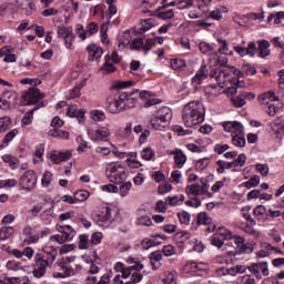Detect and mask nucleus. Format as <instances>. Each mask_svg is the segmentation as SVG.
Segmentation results:
<instances>
[{"instance_id": "6e6d98bb", "label": "nucleus", "mask_w": 284, "mask_h": 284, "mask_svg": "<svg viewBox=\"0 0 284 284\" xmlns=\"http://www.w3.org/2000/svg\"><path fill=\"white\" fill-rule=\"evenodd\" d=\"M130 49L131 50H143V39L135 38V39L131 40Z\"/></svg>"}, {"instance_id": "680f3d73", "label": "nucleus", "mask_w": 284, "mask_h": 284, "mask_svg": "<svg viewBox=\"0 0 284 284\" xmlns=\"http://www.w3.org/2000/svg\"><path fill=\"white\" fill-rule=\"evenodd\" d=\"M99 32V24L95 22H91L87 26V34L88 37H92V34H97Z\"/></svg>"}, {"instance_id": "de8ad7c7", "label": "nucleus", "mask_w": 284, "mask_h": 284, "mask_svg": "<svg viewBox=\"0 0 284 284\" xmlns=\"http://www.w3.org/2000/svg\"><path fill=\"white\" fill-rule=\"evenodd\" d=\"M245 161H247V156L245 154H240L237 159L231 162L232 168H243L245 165Z\"/></svg>"}, {"instance_id": "7c9ffc66", "label": "nucleus", "mask_w": 284, "mask_h": 284, "mask_svg": "<svg viewBox=\"0 0 284 284\" xmlns=\"http://www.w3.org/2000/svg\"><path fill=\"white\" fill-rule=\"evenodd\" d=\"M271 129L275 134H284V120L278 116L271 123Z\"/></svg>"}, {"instance_id": "4c0bfd02", "label": "nucleus", "mask_w": 284, "mask_h": 284, "mask_svg": "<svg viewBox=\"0 0 284 284\" xmlns=\"http://www.w3.org/2000/svg\"><path fill=\"white\" fill-rule=\"evenodd\" d=\"M115 71H116V67L110 63V59L105 57V63L100 68V72H102V74H112V72H115Z\"/></svg>"}, {"instance_id": "09e8293b", "label": "nucleus", "mask_w": 284, "mask_h": 284, "mask_svg": "<svg viewBox=\"0 0 284 284\" xmlns=\"http://www.w3.org/2000/svg\"><path fill=\"white\" fill-rule=\"evenodd\" d=\"M53 174L50 171H45L42 175L41 183L43 187H50V183H52Z\"/></svg>"}, {"instance_id": "dca6fc26", "label": "nucleus", "mask_w": 284, "mask_h": 284, "mask_svg": "<svg viewBox=\"0 0 284 284\" xmlns=\"http://www.w3.org/2000/svg\"><path fill=\"white\" fill-rule=\"evenodd\" d=\"M257 44V57H260V59H267V57H270L272 54V50H270L271 48V43L267 40H258L256 42Z\"/></svg>"}, {"instance_id": "473e14b6", "label": "nucleus", "mask_w": 284, "mask_h": 284, "mask_svg": "<svg viewBox=\"0 0 284 284\" xmlns=\"http://www.w3.org/2000/svg\"><path fill=\"white\" fill-rule=\"evenodd\" d=\"M260 101H261L262 105H270V103H272L273 101H278V97H276V94H274V92L268 91V92L260 95Z\"/></svg>"}, {"instance_id": "603ef678", "label": "nucleus", "mask_w": 284, "mask_h": 284, "mask_svg": "<svg viewBox=\"0 0 284 284\" xmlns=\"http://www.w3.org/2000/svg\"><path fill=\"white\" fill-rule=\"evenodd\" d=\"M105 3L109 4L108 12H109L110 19H112V16L119 12V9L116 8V0H105Z\"/></svg>"}, {"instance_id": "a211bd4d", "label": "nucleus", "mask_w": 284, "mask_h": 284, "mask_svg": "<svg viewBox=\"0 0 284 284\" xmlns=\"http://www.w3.org/2000/svg\"><path fill=\"white\" fill-rule=\"evenodd\" d=\"M68 116H71V119H78L79 123H83V119L85 116V110L84 109H78L77 105L72 104L69 105Z\"/></svg>"}, {"instance_id": "c85d7f7f", "label": "nucleus", "mask_w": 284, "mask_h": 284, "mask_svg": "<svg viewBox=\"0 0 284 284\" xmlns=\"http://www.w3.org/2000/svg\"><path fill=\"white\" fill-rule=\"evenodd\" d=\"M1 160L3 163H7L11 170H17V168H19V158L12 154H3Z\"/></svg>"}, {"instance_id": "a18cd8bd", "label": "nucleus", "mask_w": 284, "mask_h": 284, "mask_svg": "<svg viewBox=\"0 0 284 284\" xmlns=\"http://www.w3.org/2000/svg\"><path fill=\"white\" fill-rule=\"evenodd\" d=\"M217 168V173L219 174H223L225 172V170H232V162H226L223 160H219L216 162Z\"/></svg>"}, {"instance_id": "412c9836", "label": "nucleus", "mask_w": 284, "mask_h": 284, "mask_svg": "<svg viewBox=\"0 0 284 284\" xmlns=\"http://www.w3.org/2000/svg\"><path fill=\"white\" fill-rule=\"evenodd\" d=\"M87 51L89 52V61H99L103 57V49L97 44H90Z\"/></svg>"}, {"instance_id": "9d476101", "label": "nucleus", "mask_w": 284, "mask_h": 284, "mask_svg": "<svg viewBox=\"0 0 284 284\" xmlns=\"http://www.w3.org/2000/svg\"><path fill=\"white\" fill-rule=\"evenodd\" d=\"M17 105V94L11 92H4L0 98V110H12Z\"/></svg>"}, {"instance_id": "f257e3e1", "label": "nucleus", "mask_w": 284, "mask_h": 284, "mask_svg": "<svg viewBox=\"0 0 284 284\" xmlns=\"http://www.w3.org/2000/svg\"><path fill=\"white\" fill-rule=\"evenodd\" d=\"M182 120L186 128H196L205 121V106L200 101H191L184 105Z\"/></svg>"}, {"instance_id": "0e129e2a", "label": "nucleus", "mask_w": 284, "mask_h": 284, "mask_svg": "<svg viewBox=\"0 0 284 284\" xmlns=\"http://www.w3.org/2000/svg\"><path fill=\"white\" fill-rule=\"evenodd\" d=\"M75 194V201H87V199L90 196V192L85 190H81L74 193Z\"/></svg>"}, {"instance_id": "f03ea898", "label": "nucleus", "mask_w": 284, "mask_h": 284, "mask_svg": "<svg viewBox=\"0 0 284 284\" xmlns=\"http://www.w3.org/2000/svg\"><path fill=\"white\" fill-rule=\"evenodd\" d=\"M223 128L225 132L232 133V143L235 148H245V130L241 122H224Z\"/></svg>"}, {"instance_id": "5fc2aeb1", "label": "nucleus", "mask_w": 284, "mask_h": 284, "mask_svg": "<svg viewBox=\"0 0 284 284\" xmlns=\"http://www.w3.org/2000/svg\"><path fill=\"white\" fill-rule=\"evenodd\" d=\"M158 18L163 19L164 21L168 19H174V10L172 9L168 11L159 10Z\"/></svg>"}, {"instance_id": "423d86ee", "label": "nucleus", "mask_w": 284, "mask_h": 284, "mask_svg": "<svg viewBox=\"0 0 284 284\" xmlns=\"http://www.w3.org/2000/svg\"><path fill=\"white\" fill-rule=\"evenodd\" d=\"M52 264L45 261V256L41 254L36 255V268L32 272L34 278H43L48 267H51Z\"/></svg>"}, {"instance_id": "2eb2a0df", "label": "nucleus", "mask_w": 284, "mask_h": 284, "mask_svg": "<svg viewBox=\"0 0 284 284\" xmlns=\"http://www.w3.org/2000/svg\"><path fill=\"white\" fill-rule=\"evenodd\" d=\"M45 105H48V102H38L37 105H34L23 115L21 120L22 125H30L34 119V112H37V110H41V108H45Z\"/></svg>"}, {"instance_id": "cd10ccee", "label": "nucleus", "mask_w": 284, "mask_h": 284, "mask_svg": "<svg viewBox=\"0 0 284 284\" xmlns=\"http://www.w3.org/2000/svg\"><path fill=\"white\" fill-rule=\"evenodd\" d=\"M186 193L191 194L192 196H203V199H207L205 191L199 184L187 185Z\"/></svg>"}, {"instance_id": "c756f323", "label": "nucleus", "mask_w": 284, "mask_h": 284, "mask_svg": "<svg viewBox=\"0 0 284 284\" xmlns=\"http://www.w3.org/2000/svg\"><path fill=\"white\" fill-rule=\"evenodd\" d=\"M210 74V69L207 65H202L200 70L196 72L195 77L193 78V81L195 83H201L204 79H207Z\"/></svg>"}, {"instance_id": "4d7b16f0", "label": "nucleus", "mask_w": 284, "mask_h": 284, "mask_svg": "<svg viewBox=\"0 0 284 284\" xmlns=\"http://www.w3.org/2000/svg\"><path fill=\"white\" fill-rule=\"evenodd\" d=\"M161 252L164 254V256H174V254H176V247H174L172 244H168L163 246Z\"/></svg>"}, {"instance_id": "bf43d9fd", "label": "nucleus", "mask_w": 284, "mask_h": 284, "mask_svg": "<svg viewBox=\"0 0 284 284\" xmlns=\"http://www.w3.org/2000/svg\"><path fill=\"white\" fill-rule=\"evenodd\" d=\"M75 32L82 41H85L88 39V31L83 28V24H77L75 26Z\"/></svg>"}, {"instance_id": "864d4df0", "label": "nucleus", "mask_w": 284, "mask_h": 284, "mask_svg": "<svg viewBox=\"0 0 284 284\" xmlns=\"http://www.w3.org/2000/svg\"><path fill=\"white\" fill-rule=\"evenodd\" d=\"M54 215V206H51L47 210H44L42 213H40L41 221H50L52 216Z\"/></svg>"}, {"instance_id": "393cba45", "label": "nucleus", "mask_w": 284, "mask_h": 284, "mask_svg": "<svg viewBox=\"0 0 284 284\" xmlns=\"http://www.w3.org/2000/svg\"><path fill=\"white\" fill-rule=\"evenodd\" d=\"M43 252L45 255H42L45 257V262L53 265L54 261H57V256L59 252L53 246H44Z\"/></svg>"}, {"instance_id": "f8f14e48", "label": "nucleus", "mask_w": 284, "mask_h": 284, "mask_svg": "<svg viewBox=\"0 0 284 284\" xmlns=\"http://www.w3.org/2000/svg\"><path fill=\"white\" fill-rule=\"evenodd\" d=\"M71 263H74V257H63L57 262L61 271L65 273V276H74L77 272L74 271V267H72Z\"/></svg>"}, {"instance_id": "c03bdc74", "label": "nucleus", "mask_w": 284, "mask_h": 284, "mask_svg": "<svg viewBox=\"0 0 284 284\" xmlns=\"http://www.w3.org/2000/svg\"><path fill=\"white\" fill-rule=\"evenodd\" d=\"M18 134L19 131L17 129L11 130L9 133L6 134L0 148H6L10 143V141L14 140V136H17Z\"/></svg>"}, {"instance_id": "ea45409f", "label": "nucleus", "mask_w": 284, "mask_h": 284, "mask_svg": "<svg viewBox=\"0 0 284 284\" xmlns=\"http://www.w3.org/2000/svg\"><path fill=\"white\" fill-rule=\"evenodd\" d=\"M132 43V37L130 36V32H125L122 37V39L119 41V50H123L124 48L130 47Z\"/></svg>"}, {"instance_id": "39448f33", "label": "nucleus", "mask_w": 284, "mask_h": 284, "mask_svg": "<svg viewBox=\"0 0 284 284\" xmlns=\"http://www.w3.org/2000/svg\"><path fill=\"white\" fill-rule=\"evenodd\" d=\"M37 181L38 178L34 170H28L23 175H21L19 184L22 190H26V192H32V190L37 187Z\"/></svg>"}, {"instance_id": "e433bc0d", "label": "nucleus", "mask_w": 284, "mask_h": 284, "mask_svg": "<svg viewBox=\"0 0 284 284\" xmlns=\"http://www.w3.org/2000/svg\"><path fill=\"white\" fill-rule=\"evenodd\" d=\"M223 12H227V8L220 7L215 10H213L210 14L206 13L205 17L214 19L215 21H221V19H223Z\"/></svg>"}, {"instance_id": "052dcab7", "label": "nucleus", "mask_w": 284, "mask_h": 284, "mask_svg": "<svg viewBox=\"0 0 284 284\" xmlns=\"http://www.w3.org/2000/svg\"><path fill=\"white\" fill-rule=\"evenodd\" d=\"M151 28H154V19L150 18L142 21V32H148V30H151Z\"/></svg>"}, {"instance_id": "338daca9", "label": "nucleus", "mask_w": 284, "mask_h": 284, "mask_svg": "<svg viewBox=\"0 0 284 284\" xmlns=\"http://www.w3.org/2000/svg\"><path fill=\"white\" fill-rule=\"evenodd\" d=\"M163 284H176V281L174 280V274L171 272L164 273L162 278Z\"/></svg>"}, {"instance_id": "4be33fe9", "label": "nucleus", "mask_w": 284, "mask_h": 284, "mask_svg": "<svg viewBox=\"0 0 284 284\" xmlns=\"http://www.w3.org/2000/svg\"><path fill=\"white\" fill-rule=\"evenodd\" d=\"M149 258H150L152 270H161V266L163 265V263H161V261H163V252L161 251L152 252Z\"/></svg>"}, {"instance_id": "5701e85b", "label": "nucleus", "mask_w": 284, "mask_h": 284, "mask_svg": "<svg viewBox=\"0 0 284 284\" xmlns=\"http://www.w3.org/2000/svg\"><path fill=\"white\" fill-rule=\"evenodd\" d=\"M155 116H158L160 121L170 124V121H172V109H170V106H162L156 111Z\"/></svg>"}, {"instance_id": "20e7f679", "label": "nucleus", "mask_w": 284, "mask_h": 284, "mask_svg": "<svg viewBox=\"0 0 284 284\" xmlns=\"http://www.w3.org/2000/svg\"><path fill=\"white\" fill-rule=\"evenodd\" d=\"M58 232H60V234L52 235L50 239L60 244L72 241L74 236H77V231H74L71 225L59 226Z\"/></svg>"}, {"instance_id": "f704fd0d", "label": "nucleus", "mask_w": 284, "mask_h": 284, "mask_svg": "<svg viewBox=\"0 0 284 284\" xmlns=\"http://www.w3.org/2000/svg\"><path fill=\"white\" fill-rule=\"evenodd\" d=\"M49 136H52L53 139H70V132L60 129H51L49 131Z\"/></svg>"}, {"instance_id": "7ed1b4c3", "label": "nucleus", "mask_w": 284, "mask_h": 284, "mask_svg": "<svg viewBox=\"0 0 284 284\" xmlns=\"http://www.w3.org/2000/svg\"><path fill=\"white\" fill-rule=\"evenodd\" d=\"M106 176L111 183H123L128 179V173L121 163L111 162L106 164Z\"/></svg>"}, {"instance_id": "b1692460", "label": "nucleus", "mask_w": 284, "mask_h": 284, "mask_svg": "<svg viewBox=\"0 0 284 284\" xmlns=\"http://www.w3.org/2000/svg\"><path fill=\"white\" fill-rule=\"evenodd\" d=\"M197 223L199 225H210L207 227L209 232H214V230H216V225H212V219L210 217V215H207L206 212H201L200 214H197Z\"/></svg>"}, {"instance_id": "e2e57ef3", "label": "nucleus", "mask_w": 284, "mask_h": 284, "mask_svg": "<svg viewBox=\"0 0 284 284\" xmlns=\"http://www.w3.org/2000/svg\"><path fill=\"white\" fill-rule=\"evenodd\" d=\"M91 119L93 121H105V113H103V111H91Z\"/></svg>"}, {"instance_id": "13d9d810", "label": "nucleus", "mask_w": 284, "mask_h": 284, "mask_svg": "<svg viewBox=\"0 0 284 284\" xmlns=\"http://www.w3.org/2000/svg\"><path fill=\"white\" fill-rule=\"evenodd\" d=\"M11 123L12 121L10 120V116L0 118V132H6V130L10 128Z\"/></svg>"}, {"instance_id": "6ab92c4d", "label": "nucleus", "mask_w": 284, "mask_h": 284, "mask_svg": "<svg viewBox=\"0 0 284 284\" xmlns=\"http://www.w3.org/2000/svg\"><path fill=\"white\" fill-rule=\"evenodd\" d=\"M163 236L165 235H152L151 237H145L141 245H142V250H150V247H156V245H161V241H159V239H163Z\"/></svg>"}, {"instance_id": "aec40b11", "label": "nucleus", "mask_w": 284, "mask_h": 284, "mask_svg": "<svg viewBox=\"0 0 284 284\" xmlns=\"http://www.w3.org/2000/svg\"><path fill=\"white\" fill-rule=\"evenodd\" d=\"M170 154L173 156L174 163L179 170H181V168H183L187 162V155H185V153H183V151L180 149L172 151Z\"/></svg>"}, {"instance_id": "4468645a", "label": "nucleus", "mask_w": 284, "mask_h": 284, "mask_svg": "<svg viewBox=\"0 0 284 284\" xmlns=\"http://www.w3.org/2000/svg\"><path fill=\"white\" fill-rule=\"evenodd\" d=\"M120 101L122 103V110H130L136 105V98H134V92L128 93L123 92L120 94Z\"/></svg>"}, {"instance_id": "6e6552de", "label": "nucleus", "mask_w": 284, "mask_h": 284, "mask_svg": "<svg viewBox=\"0 0 284 284\" xmlns=\"http://www.w3.org/2000/svg\"><path fill=\"white\" fill-rule=\"evenodd\" d=\"M22 99L24 101V105H34V103H39L43 97L39 89L31 88L22 95Z\"/></svg>"}, {"instance_id": "3c124183", "label": "nucleus", "mask_w": 284, "mask_h": 284, "mask_svg": "<svg viewBox=\"0 0 284 284\" xmlns=\"http://www.w3.org/2000/svg\"><path fill=\"white\" fill-rule=\"evenodd\" d=\"M45 152V145L44 144H39L36 149V152H34V156L37 159H33V163H39V161H41V159H43V153Z\"/></svg>"}, {"instance_id": "a878e982", "label": "nucleus", "mask_w": 284, "mask_h": 284, "mask_svg": "<svg viewBox=\"0 0 284 284\" xmlns=\"http://www.w3.org/2000/svg\"><path fill=\"white\" fill-rule=\"evenodd\" d=\"M138 225H143L144 227H152V217L145 210L139 211Z\"/></svg>"}, {"instance_id": "1a4fd4ad", "label": "nucleus", "mask_w": 284, "mask_h": 284, "mask_svg": "<svg viewBox=\"0 0 284 284\" xmlns=\"http://www.w3.org/2000/svg\"><path fill=\"white\" fill-rule=\"evenodd\" d=\"M94 220L100 227H105L109 223H112V209L103 207L99 213L95 214Z\"/></svg>"}, {"instance_id": "49530a36", "label": "nucleus", "mask_w": 284, "mask_h": 284, "mask_svg": "<svg viewBox=\"0 0 284 284\" xmlns=\"http://www.w3.org/2000/svg\"><path fill=\"white\" fill-rule=\"evenodd\" d=\"M194 6V0H179L176 1L178 10H190Z\"/></svg>"}, {"instance_id": "bb28decb", "label": "nucleus", "mask_w": 284, "mask_h": 284, "mask_svg": "<svg viewBox=\"0 0 284 284\" xmlns=\"http://www.w3.org/2000/svg\"><path fill=\"white\" fill-rule=\"evenodd\" d=\"M209 71V77H211V79H215L217 85H223V77H225V73L221 72L220 69L217 68H212V67H207Z\"/></svg>"}, {"instance_id": "a19ab883", "label": "nucleus", "mask_w": 284, "mask_h": 284, "mask_svg": "<svg viewBox=\"0 0 284 284\" xmlns=\"http://www.w3.org/2000/svg\"><path fill=\"white\" fill-rule=\"evenodd\" d=\"M14 234V227L12 226H3L0 229V240L6 241V239H10Z\"/></svg>"}, {"instance_id": "2f4dec72", "label": "nucleus", "mask_w": 284, "mask_h": 284, "mask_svg": "<svg viewBox=\"0 0 284 284\" xmlns=\"http://www.w3.org/2000/svg\"><path fill=\"white\" fill-rule=\"evenodd\" d=\"M140 99H144V101H146L145 106L150 108L151 105H156V103H159V100L152 98V92L150 91H141L139 93Z\"/></svg>"}, {"instance_id": "58836bf2", "label": "nucleus", "mask_w": 284, "mask_h": 284, "mask_svg": "<svg viewBox=\"0 0 284 284\" xmlns=\"http://www.w3.org/2000/svg\"><path fill=\"white\" fill-rule=\"evenodd\" d=\"M57 34L59 39H67L68 37L74 34V32H72V27H58Z\"/></svg>"}, {"instance_id": "774afa93", "label": "nucleus", "mask_w": 284, "mask_h": 284, "mask_svg": "<svg viewBox=\"0 0 284 284\" xmlns=\"http://www.w3.org/2000/svg\"><path fill=\"white\" fill-rule=\"evenodd\" d=\"M211 244L219 248L223 247V237L219 236V234H214L211 237Z\"/></svg>"}, {"instance_id": "37998d69", "label": "nucleus", "mask_w": 284, "mask_h": 284, "mask_svg": "<svg viewBox=\"0 0 284 284\" xmlns=\"http://www.w3.org/2000/svg\"><path fill=\"white\" fill-rule=\"evenodd\" d=\"M141 159H143V161H152V159H154L155 153L154 150H152V148H144L141 152H140Z\"/></svg>"}, {"instance_id": "9b49d317", "label": "nucleus", "mask_w": 284, "mask_h": 284, "mask_svg": "<svg viewBox=\"0 0 284 284\" xmlns=\"http://www.w3.org/2000/svg\"><path fill=\"white\" fill-rule=\"evenodd\" d=\"M106 110L111 114H120V112H123V104L121 102V95L118 98L109 97L106 99Z\"/></svg>"}, {"instance_id": "8fccbe9b", "label": "nucleus", "mask_w": 284, "mask_h": 284, "mask_svg": "<svg viewBox=\"0 0 284 284\" xmlns=\"http://www.w3.org/2000/svg\"><path fill=\"white\" fill-rule=\"evenodd\" d=\"M258 183H261V176L254 175L248 181L244 182L243 185L250 190V187H256Z\"/></svg>"}, {"instance_id": "69168bd1", "label": "nucleus", "mask_w": 284, "mask_h": 284, "mask_svg": "<svg viewBox=\"0 0 284 284\" xmlns=\"http://www.w3.org/2000/svg\"><path fill=\"white\" fill-rule=\"evenodd\" d=\"M257 172H260V174H262V176H267V174H270V166L267 164H256L255 165Z\"/></svg>"}, {"instance_id": "79ce46f5", "label": "nucleus", "mask_w": 284, "mask_h": 284, "mask_svg": "<svg viewBox=\"0 0 284 284\" xmlns=\"http://www.w3.org/2000/svg\"><path fill=\"white\" fill-rule=\"evenodd\" d=\"M130 190H132V182H121L118 192L120 196H128V194H130Z\"/></svg>"}, {"instance_id": "0eeeda50", "label": "nucleus", "mask_w": 284, "mask_h": 284, "mask_svg": "<svg viewBox=\"0 0 284 284\" xmlns=\"http://www.w3.org/2000/svg\"><path fill=\"white\" fill-rule=\"evenodd\" d=\"M248 271L255 276V278H257V281H261L263 276H270L267 262L253 263L248 266ZM261 272L263 276L261 275Z\"/></svg>"}, {"instance_id": "ddd939ff", "label": "nucleus", "mask_w": 284, "mask_h": 284, "mask_svg": "<svg viewBox=\"0 0 284 284\" xmlns=\"http://www.w3.org/2000/svg\"><path fill=\"white\" fill-rule=\"evenodd\" d=\"M110 129L108 128H100L98 130H90L89 136L93 141H108L110 139Z\"/></svg>"}, {"instance_id": "c9c22d12", "label": "nucleus", "mask_w": 284, "mask_h": 284, "mask_svg": "<svg viewBox=\"0 0 284 284\" xmlns=\"http://www.w3.org/2000/svg\"><path fill=\"white\" fill-rule=\"evenodd\" d=\"M170 125L169 123H165V121L160 120L156 115L151 119V126L153 130H165Z\"/></svg>"}, {"instance_id": "72a5a7b5", "label": "nucleus", "mask_w": 284, "mask_h": 284, "mask_svg": "<svg viewBox=\"0 0 284 284\" xmlns=\"http://www.w3.org/2000/svg\"><path fill=\"white\" fill-rule=\"evenodd\" d=\"M185 201V195L180 194V195H173V196H168L165 199V204L170 205L171 207H174L176 205H181Z\"/></svg>"}, {"instance_id": "f3484780", "label": "nucleus", "mask_w": 284, "mask_h": 284, "mask_svg": "<svg viewBox=\"0 0 284 284\" xmlns=\"http://www.w3.org/2000/svg\"><path fill=\"white\" fill-rule=\"evenodd\" d=\"M72 156V152L70 151H52L50 154V159L52 163H62V161H68Z\"/></svg>"}]
</instances>
